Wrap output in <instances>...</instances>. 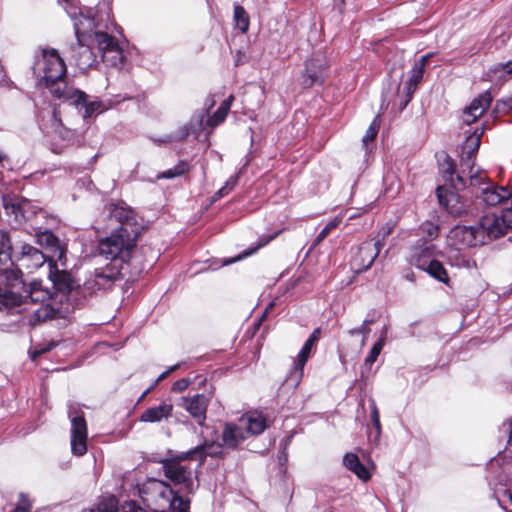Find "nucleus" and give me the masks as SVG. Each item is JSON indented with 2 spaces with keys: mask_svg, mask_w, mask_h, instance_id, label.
I'll list each match as a JSON object with an SVG mask.
<instances>
[{
  "mask_svg": "<svg viewBox=\"0 0 512 512\" xmlns=\"http://www.w3.org/2000/svg\"><path fill=\"white\" fill-rule=\"evenodd\" d=\"M37 243L44 247L50 253V264L59 263L61 266L66 265V245L55 236L50 230L37 231Z\"/></svg>",
  "mask_w": 512,
  "mask_h": 512,
  "instance_id": "9b49d317",
  "label": "nucleus"
},
{
  "mask_svg": "<svg viewBox=\"0 0 512 512\" xmlns=\"http://www.w3.org/2000/svg\"><path fill=\"white\" fill-rule=\"evenodd\" d=\"M58 264H50L49 278L56 290L63 294H71L78 285L68 271L58 268Z\"/></svg>",
  "mask_w": 512,
  "mask_h": 512,
  "instance_id": "a211bd4d",
  "label": "nucleus"
},
{
  "mask_svg": "<svg viewBox=\"0 0 512 512\" xmlns=\"http://www.w3.org/2000/svg\"><path fill=\"white\" fill-rule=\"evenodd\" d=\"M233 99V95H230L226 100H224L220 107L215 111V113L208 118L206 124L210 127H215L222 123L225 120L228 111L230 110Z\"/></svg>",
  "mask_w": 512,
  "mask_h": 512,
  "instance_id": "c85d7f7f",
  "label": "nucleus"
},
{
  "mask_svg": "<svg viewBox=\"0 0 512 512\" xmlns=\"http://www.w3.org/2000/svg\"><path fill=\"white\" fill-rule=\"evenodd\" d=\"M442 255V252L432 243H424L414 247L410 255V263L418 269L424 270L435 258Z\"/></svg>",
  "mask_w": 512,
  "mask_h": 512,
  "instance_id": "f3484780",
  "label": "nucleus"
},
{
  "mask_svg": "<svg viewBox=\"0 0 512 512\" xmlns=\"http://www.w3.org/2000/svg\"><path fill=\"white\" fill-rule=\"evenodd\" d=\"M431 277L442 283H448L449 277L443 264L435 258L427 267L424 268Z\"/></svg>",
  "mask_w": 512,
  "mask_h": 512,
  "instance_id": "2f4dec72",
  "label": "nucleus"
},
{
  "mask_svg": "<svg viewBox=\"0 0 512 512\" xmlns=\"http://www.w3.org/2000/svg\"><path fill=\"white\" fill-rule=\"evenodd\" d=\"M126 270L123 265L112 263L105 267L97 268L84 282L83 291L93 294L101 290L111 289L116 281L126 275Z\"/></svg>",
  "mask_w": 512,
  "mask_h": 512,
  "instance_id": "6e6552de",
  "label": "nucleus"
},
{
  "mask_svg": "<svg viewBox=\"0 0 512 512\" xmlns=\"http://www.w3.org/2000/svg\"><path fill=\"white\" fill-rule=\"evenodd\" d=\"M30 504L28 499L21 495V503L14 509V512H29Z\"/></svg>",
  "mask_w": 512,
  "mask_h": 512,
  "instance_id": "6e6d98bb",
  "label": "nucleus"
},
{
  "mask_svg": "<svg viewBox=\"0 0 512 512\" xmlns=\"http://www.w3.org/2000/svg\"><path fill=\"white\" fill-rule=\"evenodd\" d=\"M315 345H316L315 343L310 342V340L307 339V341L304 343L302 349L300 350L296 361L306 364V362L308 361V359L310 357V353H311L312 349L315 347Z\"/></svg>",
  "mask_w": 512,
  "mask_h": 512,
  "instance_id": "49530a36",
  "label": "nucleus"
},
{
  "mask_svg": "<svg viewBox=\"0 0 512 512\" xmlns=\"http://www.w3.org/2000/svg\"><path fill=\"white\" fill-rule=\"evenodd\" d=\"M7 161H8L7 155L4 152L0 151V165L2 167H6Z\"/></svg>",
  "mask_w": 512,
  "mask_h": 512,
  "instance_id": "052dcab7",
  "label": "nucleus"
},
{
  "mask_svg": "<svg viewBox=\"0 0 512 512\" xmlns=\"http://www.w3.org/2000/svg\"><path fill=\"white\" fill-rule=\"evenodd\" d=\"M206 455V446L198 445L194 449L182 453L176 459L165 461L162 465L163 473L175 486L179 487L180 492L187 495L193 494L198 488L197 478L194 476L193 470L182 464V461L190 458H198L203 461Z\"/></svg>",
  "mask_w": 512,
  "mask_h": 512,
  "instance_id": "39448f33",
  "label": "nucleus"
},
{
  "mask_svg": "<svg viewBox=\"0 0 512 512\" xmlns=\"http://www.w3.org/2000/svg\"><path fill=\"white\" fill-rule=\"evenodd\" d=\"M320 334H321V330L320 328H316L312 333L311 335L309 336L308 340H310V342H313V343H317L319 338H320Z\"/></svg>",
  "mask_w": 512,
  "mask_h": 512,
  "instance_id": "bf43d9fd",
  "label": "nucleus"
},
{
  "mask_svg": "<svg viewBox=\"0 0 512 512\" xmlns=\"http://www.w3.org/2000/svg\"><path fill=\"white\" fill-rule=\"evenodd\" d=\"M385 344V336H382L371 348L365 359V365L371 366L376 360Z\"/></svg>",
  "mask_w": 512,
  "mask_h": 512,
  "instance_id": "79ce46f5",
  "label": "nucleus"
},
{
  "mask_svg": "<svg viewBox=\"0 0 512 512\" xmlns=\"http://www.w3.org/2000/svg\"><path fill=\"white\" fill-rule=\"evenodd\" d=\"M54 131L61 137L63 140L71 141L74 132L65 128L62 124V121L60 118H58L57 112H53V124H52Z\"/></svg>",
  "mask_w": 512,
  "mask_h": 512,
  "instance_id": "58836bf2",
  "label": "nucleus"
},
{
  "mask_svg": "<svg viewBox=\"0 0 512 512\" xmlns=\"http://www.w3.org/2000/svg\"><path fill=\"white\" fill-rule=\"evenodd\" d=\"M71 417V451L76 456L87 452V423L82 415Z\"/></svg>",
  "mask_w": 512,
  "mask_h": 512,
  "instance_id": "4468645a",
  "label": "nucleus"
},
{
  "mask_svg": "<svg viewBox=\"0 0 512 512\" xmlns=\"http://www.w3.org/2000/svg\"><path fill=\"white\" fill-rule=\"evenodd\" d=\"M26 287L17 268L0 269V308H13L23 303Z\"/></svg>",
  "mask_w": 512,
  "mask_h": 512,
  "instance_id": "0eeeda50",
  "label": "nucleus"
},
{
  "mask_svg": "<svg viewBox=\"0 0 512 512\" xmlns=\"http://www.w3.org/2000/svg\"><path fill=\"white\" fill-rule=\"evenodd\" d=\"M327 66V61L322 55H315L306 62L305 73L303 75L304 87H311L315 82L322 78L323 70Z\"/></svg>",
  "mask_w": 512,
  "mask_h": 512,
  "instance_id": "6ab92c4d",
  "label": "nucleus"
},
{
  "mask_svg": "<svg viewBox=\"0 0 512 512\" xmlns=\"http://www.w3.org/2000/svg\"><path fill=\"white\" fill-rule=\"evenodd\" d=\"M60 317H62V312L59 309L52 307L50 304H43L32 313L30 323L35 325L39 322L58 319Z\"/></svg>",
  "mask_w": 512,
  "mask_h": 512,
  "instance_id": "bb28decb",
  "label": "nucleus"
},
{
  "mask_svg": "<svg viewBox=\"0 0 512 512\" xmlns=\"http://www.w3.org/2000/svg\"><path fill=\"white\" fill-rule=\"evenodd\" d=\"M89 512H118L115 497H108L99 501Z\"/></svg>",
  "mask_w": 512,
  "mask_h": 512,
  "instance_id": "4c0bfd02",
  "label": "nucleus"
},
{
  "mask_svg": "<svg viewBox=\"0 0 512 512\" xmlns=\"http://www.w3.org/2000/svg\"><path fill=\"white\" fill-rule=\"evenodd\" d=\"M167 375H169V371H164L158 378V380L164 379Z\"/></svg>",
  "mask_w": 512,
  "mask_h": 512,
  "instance_id": "338daca9",
  "label": "nucleus"
},
{
  "mask_svg": "<svg viewBox=\"0 0 512 512\" xmlns=\"http://www.w3.org/2000/svg\"><path fill=\"white\" fill-rule=\"evenodd\" d=\"M505 494L508 496L510 502L512 503V492L506 490Z\"/></svg>",
  "mask_w": 512,
  "mask_h": 512,
  "instance_id": "774afa93",
  "label": "nucleus"
},
{
  "mask_svg": "<svg viewBox=\"0 0 512 512\" xmlns=\"http://www.w3.org/2000/svg\"><path fill=\"white\" fill-rule=\"evenodd\" d=\"M106 211L110 220L120 224L118 228H131L140 233L137 215L125 203H110L106 206Z\"/></svg>",
  "mask_w": 512,
  "mask_h": 512,
  "instance_id": "ddd939ff",
  "label": "nucleus"
},
{
  "mask_svg": "<svg viewBox=\"0 0 512 512\" xmlns=\"http://www.w3.org/2000/svg\"><path fill=\"white\" fill-rule=\"evenodd\" d=\"M233 21L235 26L242 32L246 33L249 29L250 18L246 10L241 5H234Z\"/></svg>",
  "mask_w": 512,
  "mask_h": 512,
  "instance_id": "473e14b6",
  "label": "nucleus"
},
{
  "mask_svg": "<svg viewBox=\"0 0 512 512\" xmlns=\"http://www.w3.org/2000/svg\"><path fill=\"white\" fill-rule=\"evenodd\" d=\"M393 227L390 225L383 226L378 234L377 239L375 241H381L382 247L384 246L385 239L391 234Z\"/></svg>",
  "mask_w": 512,
  "mask_h": 512,
  "instance_id": "864d4df0",
  "label": "nucleus"
},
{
  "mask_svg": "<svg viewBox=\"0 0 512 512\" xmlns=\"http://www.w3.org/2000/svg\"><path fill=\"white\" fill-rule=\"evenodd\" d=\"M23 295V302H27L29 299L32 303H44L51 298L50 290L39 281L31 282L29 289L26 288V292H23Z\"/></svg>",
  "mask_w": 512,
  "mask_h": 512,
  "instance_id": "393cba45",
  "label": "nucleus"
},
{
  "mask_svg": "<svg viewBox=\"0 0 512 512\" xmlns=\"http://www.w3.org/2000/svg\"><path fill=\"white\" fill-rule=\"evenodd\" d=\"M348 334H349L350 336H355V335H360V332H359V329H358V328H353V329H350V330L348 331Z\"/></svg>",
  "mask_w": 512,
  "mask_h": 512,
  "instance_id": "e2e57ef3",
  "label": "nucleus"
},
{
  "mask_svg": "<svg viewBox=\"0 0 512 512\" xmlns=\"http://www.w3.org/2000/svg\"><path fill=\"white\" fill-rule=\"evenodd\" d=\"M423 229L430 238H434L438 235L439 228L432 223L426 224Z\"/></svg>",
  "mask_w": 512,
  "mask_h": 512,
  "instance_id": "4d7b16f0",
  "label": "nucleus"
},
{
  "mask_svg": "<svg viewBox=\"0 0 512 512\" xmlns=\"http://www.w3.org/2000/svg\"><path fill=\"white\" fill-rule=\"evenodd\" d=\"M102 58L111 66L120 67L123 64L124 55L121 47L118 45L117 47L102 55Z\"/></svg>",
  "mask_w": 512,
  "mask_h": 512,
  "instance_id": "c9c22d12",
  "label": "nucleus"
},
{
  "mask_svg": "<svg viewBox=\"0 0 512 512\" xmlns=\"http://www.w3.org/2000/svg\"><path fill=\"white\" fill-rule=\"evenodd\" d=\"M456 236L461 235L464 243L468 246H475L484 243L485 237L488 239H497L506 233L502 223L501 216L495 214L484 215L477 226H464L456 228Z\"/></svg>",
  "mask_w": 512,
  "mask_h": 512,
  "instance_id": "423d86ee",
  "label": "nucleus"
},
{
  "mask_svg": "<svg viewBox=\"0 0 512 512\" xmlns=\"http://www.w3.org/2000/svg\"><path fill=\"white\" fill-rule=\"evenodd\" d=\"M138 236L135 229L116 228L109 236L99 240L98 252L101 256L111 260L112 264L123 265L124 269H127L136 248Z\"/></svg>",
  "mask_w": 512,
  "mask_h": 512,
  "instance_id": "20e7f679",
  "label": "nucleus"
},
{
  "mask_svg": "<svg viewBox=\"0 0 512 512\" xmlns=\"http://www.w3.org/2000/svg\"><path fill=\"white\" fill-rule=\"evenodd\" d=\"M190 384V381L188 379L182 378L174 382L172 386V390L175 392H181L185 390Z\"/></svg>",
  "mask_w": 512,
  "mask_h": 512,
  "instance_id": "5fc2aeb1",
  "label": "nucleus"
},
{
  "mask_svg": "<svg viewBox=\"0 0 512 512\" xmlns=\"http://www.w3.org/2000/svg\"><path fill=\"white\" fill-rule=\"evenodd\" d=\"M210 398L205 394H194L182 399V408L197 422L203 426L206 421V412Z\"/></svg>",
  "mask_w": 512,
  "mask_h": 512,
  "instance_id": "2eb2a0df",
  "label": "nucleus"
},
{
  "mask_svg": "<svg viewBox=\"0 0 512 512\" xmlns=\"http://www.w3.org/2000/svg\"><path fill=\"white\" fill-rule=\"evenodd\" d=\"M436 194L439 204L443 206L449 213H454L455 211L450 209L449 203L456 198V194L444 187H438Z\"/></svg>",
  "mask_w": 512,
  "mask_h": 512,
  "instance_id": "e433bc0d",
  "label": "nucleus"
},
{
  "mask_svg": "<svg viewBox=\"0 0 512 512\" xmlns=\"http://www.w3.org/2000/svg\"><path fill=\"white\" fill-rule=\"evenodd\" d=\"M453 173H454V166H453V162L451 160H447V168L444 169V175L445 177H449L453 186L455 187V189H460L462 187H464L466 185V180L464 179L463 176L461 175H457L456 176V180H457V183L454 181V179L452 178L453 176Z\"/></svg>",
  "mask_w": 512,
  "mask_h": 512,
  "instance_id": "37998d69",
  "label": "nucleus"
},
{
  "mask_svg": "<svg viewBox=\"0 0 512 512\" xmlns=\"http://www.w3.org/2000/svg\"><path fill=\"white\" fill-rule=\"evenodd\" d=\"M405 279H407L408 281H414V274L413 272H408L406 275H405Z\"/></svg>",
  "mask_w": 512,
  "mask_h": 512,
  "instance_id": "0e129e2a",
  "label": "nucleus"
},
{
  "mask_svg": "<svg viewBox=\"0 0 512 512\" xmlns=\"http://www.w3.org/2000/svg\"><path fill=\"white\" fill-rule=\"evenodd\" d=\"M178 367H179V365L176 364V365L169 367L166 371H169V374H170L171 372L175 371Z\"/></svg>",
  "mask_w": 512,
  "mask_h": 512,
  "instance_id": "69168bd1",
  "label": "nucleus"
},
{
  "mask_svg": "<svg viewBox=\"0 0 512 512\" xmlns=\"http://www.w3.org/2000/svg\"><path fill=\"white\" fill-rule=\"evenodd\" d=\"M247 437L239 420L237 423H227L222 433L223 442L229 448H236Z\"/></svg>",
  "mask_w": 512,
  "mask_h": 512,
  "instance_id": "5701e85b",
  "label": "nucleus"
},
{
  "mask_svg": "<svg viewBox=\"0 0 512 512\" xmlns=\"http://www.w3.org/2000/svg\"><path fill=\"white\" fill-rule=\"evenodd\" d=\"M380 127V119L379 116H376L369 128L367 129L365 135L362 138L363 144L366 146L369 142H372L377 136L378 130Z\"/></svg>",
  "mask_w": 512,
  "mask_h": 512,
  "instance_id": "c03bdc74",
  "label": "nucleus"
},
{
  "mask_svg": "<svg viewBox=\"0 0 512 512\" xmlns=\"http://www.w3.org/2000/svg\"><path fill=\"white\" fill-rule=\"evenodd\" d=\"M139 495L153 512H189V500L177 495L171 486L162 480L148 479L140 486Z\"/></svg>",
  "mask_w": 512,
  "mask_h": 512,
  "instance_id": "7ed1b4c3",
  "label": "nucleus"
},
{
  "mask_svg": "<svg viewBox=\"0 0 512 512\" xmlns=\"http://www.w3.org/2000/svg\"><path fill=\"white\" fill-rule=\"evenodd\" d=\"M505 70L507 73L512 74V61H508L505 64H498L496 66V71Z\"/></svg>",
  "mask_w": 512,
  "mask_h": 512,
  "instance_id": "13d9d810",
  "label": "nucleus"
},
{
  "mask_svg": "<svg viewBox=\"0 0 512 512\" xmlns=\"http://www.w3.org/2000/svg\"><path fill=\"white\" fill-rule=\"evenodd\" d=\"M429 57H430L429 54L423 55L419 59V61L417 63H415L414 66L411 68V70L409 72V74H410L409 80L406 82V84L404 86V90H405L407 98H406L405 102L403 103V107H405L409 103L418 84L422 80L423 74H424V67H425V64H426L427 60L429 59Z\"/></svg>",
  "mask_w": 512,
  "mask_h": 512,
  "instance_id": "aec40b11",
  "label": "nucleus"
},
{
  "mask_svg": "<svg viewBox=\"0 0 512 512\" xmlns=\"http://www.w3.org/2000/svg\"><path fill=\"white\" fill-rule=\"evenodd\" d=\"M274 237H275L274 235H271L269 237H266L265 239H261L259 241L258 245L255 248H253L251 251L245 252L244 255H240L236 259H232V260L226 261L225 264H230V263H232V262H234L236 260H240L243 257L251 255L252 253L257 251L259 248H261V247L265 246L266 244H268Z\"/></svg>",
  "mask_w": 512,
  "mask_h": 512,
  "instance_id": "8fccbe9b",
  "label": "nucleus"
},
{
  "mask_svg": "<svg viewBox=\"0 0 512 512\" xmlns=\"http://www.w3.org/2000/svg\"><path fill=\"white\" fill-rule=\"evenodd\" d=\"M510 109H512V98H508L506 100H498L495 104L493 113L495 115L507 113Z\"/></svg>",
  "mask_w": 512,
  "mask_h": 512,
  "instance_id": "de8ad7c7",
  "label": "nucleus"
},
{
  "mask_svg": "<svg viewBox=\"0 0 512 512\" xmlns=\"http://www.w3.org/2000/svg\"><path fill=\"white\" fill-rule=\"evenodd\" d=\"M123 512H147L144 508L140 507L135 501H128L122 507Z\"/></svg>",
  "mask_w": 512,
  "mask_h": 512,
  "instance_id": "603ef678",
  "label": "nucleus"
},
{
  "mask_svg": "<svg viewBox=\"0 0 512 512\" xmlns=\"http://www.w3.org/2000/svg\"><path fill=\"white\" fill-rule=\"evenodd\" d=\"M467 142L473 144V148L467 152L466 158H462V166H466L469 169L468 180L470 186L474 189L473 192L476 199L480 200L487 207H494L510 201L512 197V190L510 188L493 183L484 172L477 171L474 173L472 171L471 161L474 151L480 145L479 136H471L467 139Z\"/></svg>",
  "mask_w": 512,
  "mask_h": 512,
  "instance_id": "f03ea898",
  "label": "nucleus"
},
{
  "mask_svg": "<svg viewBox=\"0 0 512 512\" xmlns=\"http://www.w3.org/2000/svg\"><path fill=\"white\" fill-rule=\"evenodd\" d=\"M382 249L381 241H364L351 258V268L356 273L368 270Z\"/></svg>",
  "mask_w": 512,
  "mask_h": 512,
  "instance_id": "9d476101",
  "label": "nucleus"
},
{
  "mask_svg": "<svg viewBox=\"0 0 512 512\" xmlns=\"http://www.w3.org/2000/svg\"><path fill=\"white\" fill-rule=\"evenodd\" d=\"M173 405L168 402H162L157 406L147 408L139 417L140 422L160 423L172 416Z\"/></svg>",
  "mask_w": 512,
  "mask_h": 512,
  "instance_id": "412c9836",
  "label": "nucleus"
},
{
  "mask_svg": "<svg viewBox=\"0 0 512 512\" xmlns=\"http://www.w3.org/2000/svg\"><path fill=\"white\" fill-rule=\"evenodd\" d=\"M188 168L189 166L186 162L180 161L173 168L163 171L160 175H158V178L172 179L183 175L188 171Z\"/></svg>",
  "mask_w": 512,
  "mask_h": 512,
  "instance_id": "ea45409f",
  "label": "nucleus"
},
{
  "mask_svg": "<svg viewBox=\"0 0 512 512\" xmlns=\"http://www.w3.org/2000/svg\"><path fill=\"white\" fill-rule=\"evenodd\" d=\"M15 261L27 270H35L44 265L46 257L42 251L28 243H21L14 252Z\"/></svg>",
  "mask_w": 512,
  "mask_h": 512,
  "instance_id": "f8f14e48",
  "label": "nucleus"
},
{
  "mask_svg": "<svg viewBox=\"0 0 512 512\" xmlns=\"http://www.w3.org/2000/svg\"><path fill=\"white\" fill-rule=\"evenodd\" d=\"M65 101L75 105L76 107L84 108L83 117H90L99 107L100 104L98 102H87L86 94L84 93L83 98L79 102H75L73 98H62Z\"/></svg>",
  "mask_w": 512,
  "mask_h": 512,
  "instance_id": "f704fd0d",
  "label": "nucleus"
},
{
  "mask_svg": "<svg viewBox=\"0 0 512 512\" xmlns=\"http://www.w3.org/2000/svg\"><path fill=\"white\" fill-rule=\"evenodd\" d=\"M509 429H510V432H509V439H508V442H507V448L512 447V419H511V422H510V425H509Z\"/></svg>",
  "mask_w": 512,
  "mask_h": 512,
  "instance_id": "680f3d73",
  "label": "nucleus"
},
{
  "mask_svg": "<svg viewBox=\"0 0 512 512\" xmlns=\"http://www.w3.org/2000/svg\"><path fill=\"white\" fill-rule=\"evenodd\" d=\"M304 363L296 361L285 382L296 388L302 381L304 375Z\"/></svg>",
  "mask_w": 512,
  "mask_h": 512,
  "instance_id": "72a5a7b5",
  "label": "nucleus"
},
{
  "mask_svg": "<svg viewBox=\"0 0 512 512\" xmlns=\"http://www.w3.org/2000/svg\"><path fill=\"white\" fill-rule=\"evenodd\" d=\"M38 66L40 83L48 88L52 95L59 99L73 98L75 102L83 98L84 92L66 85L64 81L66 65L55 49L44 50Z\"/></svg>",
  "mask_w": 512,
  "mask_h": 512,
  "instance_id": "f257e3e1",
  "label": "nucleus"
},
{
  "mask_svg": "<svg viewBox=\"0 0 512 512\" xmlns=\"http://www.w3.org/2000/svg\"><path fill=\"white\" fill-rule=\"evenodd\" d=\"M239 180V174H235L231 176L226 182L223 187H221L213 196V199H220L224 196H226L228 193H230L235 186L237 185Z\"/></svg>",
  "mask_w": 512,
  "mask_h": 512,
  "instance_id": "a19ab883",
  "label": "nucleus"
},
{
  "mask_svg": "<svg viewBox=\"0 0 512 512\" xmlns=\"http://www.w3.org/2000/svg\"><path fill=\"white\" fill-rule=\"evenodd\" d=\"M340 222L341 219L339 217H335L333 220L328 222L316 237L315 243L319 244L322 242L329 235V233L340 224Z\"/></svg>",
  "mask_w": 512,
  "mask_h": 512,
  "instance_id": "a18cd8bd",
  "label": "nucleus"
},
{
  "mask_svg": "<svg viewBox=\"0 0 512 512\" xmlns=\"http://www.w3.org/2000/svg\"><path fill=\"white\" fill-rule=\"evenodd\" d=\"M344 466L352 471L362 481L370 479L371 475L368 469L360 462L358 456L354 453H346L343 457Z\"/></svg>",
  "mask_w": 512,
  "mask_h": 512,
  "instance_id": "a878e982",
  "label": "nucleus"
},
{
  "mask_svg": "<svg viewBox=\"0 0 512 512\" xmlns=\"http://www.w3.org/2000/svg\"><path fill=\"white\" fill-rule=\"evenodd\" d=\"M94 39L102 55L119 45L112 36L105 32H95Z\"/></svg>",
  "mask_w": 512,
  "mask_h": 512,
  "instance_id": "7c9ffc66",
  "label": "nucleus"
},
{
  "mask_svg": "<svg viewBox=\"0 0 512 512\" xmlns=\"http://www.w3.org/2000/svg\"><path fill=\"white\" fill-rule=\"evenodd\" d=\"M371 323H372V320H364L362 325L360 327H358L360 335H361L360 349H362L366 344L367 337L370 333L369 325Z\"/></svg>",
  "mask_w": 512,
  "mask_h": 512,
  "instance_id": "09e8293b",
  "label": "nucleus"
},
{
  "mask_svg": "<svg viewBox=\"0 0 512 512\" xmlns=\"http://www.w3.org/2000/svg\"><path fill=\"white\" fill-rule=\"evenodd\" d=\"M42 214V210L34 205L31 201L24 199L22 204L21 224L30 222L33 228H36L35 221L38 215Z\"/></svg>",
  "mask_w": 512,
  "mask_h": 512,
  "instance_id": "cd10ccee",
  "label": "nucleus"
},
{
  "mask_svg": "<svg viewBox=\"0 0 512 512\" xmlns=\"http://www.w3.org/2000/svg\"><path fill=\"white\" fill-rule=\"evenodd\" d=\"M369 403H370V407H371V418H372V422L375 426V428L380 431V428H381V425H380V417H379V411H378V408L376 406V402L374 399H370L369 400Z\"/></svg>",
  "mask_w": 512,
  "mask_h": 512,
  "instance_id": "3c124183",
  "label": "nucleus"
},
{
  "mask_svg": "<svg viewBox=\"0 0 512 512\" xmlns=\"http://www.w3.org/2000/svg\"><path fill=\"white\" fill-rule=\"evenodd\" d=\"M492 100L493 97L489 91L481 93L464 109L462 116L463 121L468 125L474 123L486 112Z\"/></svg>",
  "mask_w": 512,
  "mask_h": 512,
  "instance_id": "dca6fc26",
  "label": "nucleus"
},
{
  "mask_svg": "<svg viewBox=\"0 0 512 512\" xmlns=\"http://www.w3.org/2000/svg\"><path fill=\"white\" fill-rule=\"evenodd\" d=\"M13 248L8 232L0 229V263L12 261Z\"/></svg>",
  "mask_w": 512,
  "mask_h": 512,
  "instance_id": "c756f323",
  "label": "nucleus"
},
{
  "mask_svg": "<svg viewBox=\"0 0 512 512\" xmlns=\"http://www.w3.org/2000/svg\"><path fill=\"white\" fill-rule=\"evenodd\" d=\"M68 14L73 20L75 35L78 40L77 50H75V55H73V57L80 69L88 68L94 63L95 58L92 50L88 46L82 44V37L86 35L88 29L92 28L93 19L90 17H84L82 13L77 16L76 12L68 11Z\"/></svg>",
  "mask_w": 512,
  "mask_h": 512,
  "instance_id": "1a4fd4ad",
  "label": "nucleus"
},
{
  "mask_svg": "<svg viewBox=\"0 0 512 512\" xmlns=\"http://www.w3.org/2000/svg\"><path fill=\"white\" fill-rule=\"evenodd\" d=\"M239 421L247 436L259 435L267 428L266 418L258 412H250L242 415Z\"/></svg>",
  "mask_w": 512,
  "mask_h": 512,
  "instance_id": "4be33fe9",
  "label": "nucleus"
},
{
  "mask_svg": "<svg viewBox=\"0 0 512 512\" xmlns=\"http://www.w3.org/2000/svg\"><path fill=\"white\" fill-rule=\"evenodd\" d=\"M24 198L15 194H4L2 196L3 208L8 216H13L15 222L21 225L22 204Z\"/></svg>",
  "mask_w": 512,
  "mask_h": 512,
  "instance_id": "b1692460",
  "label": "nucleus"
}]
</instances>
